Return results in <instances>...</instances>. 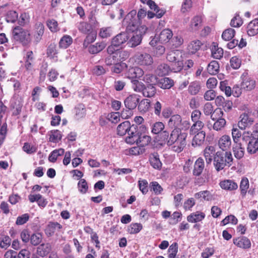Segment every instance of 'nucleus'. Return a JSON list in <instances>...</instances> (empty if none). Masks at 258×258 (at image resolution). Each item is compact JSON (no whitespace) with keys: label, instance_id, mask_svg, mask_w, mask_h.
<instances>
[{"label":"nucleus","instance_id":"obj_60","mask_svg":"<svg viewBox=\"0 0 258 258\" xmlns=\"http://www.w3.org/2000/svg\"><path fill=\"white\" fill-rule=\"evenodd\" d=\"M18 14L14 11H10L8 12L6 20L8 22L14 23L18 19Z\"/></svg>","mask_w":258,"mask_h":258},{"label":"nucleus","instance_id":"obj_27","mask_svg":"<svg viewBox=\"0 0 258 258\" xmlns=\"http://www.w3.org/2000/svg\"><path fill=\"white\" fill-rule=\"evenodd\" d=\"M35 30L34 37L36 41L38 42L41 40L44 33V27L43 24L40 22H37L35 25Z\"/></svg>","mask_w":258,"mask_h":258},{"label":"nucleus","instance_id":"obj_53","mask_svg":"<svg viewBox=\"0 0 258 258\" xmlns=\"http://www.w3.org/2000/svg\"><path fill=\"white\" fill-rule=\"evenodd\" d=\"M249 187V181L247 178H243L240 182V188L241 193L243 196H245L247 189Z\"/></svg>","mask_w":258,"mask_h":258},{"label":"nucleus","instance_id":"obj_2","mask_svg":"<svg viewBox=\"0 0 258 258\" xmlns=\"http://www.w3.org/2000/svg\"><path fill=\"white\" fill-rule=\"evenodd\" d=\"M187 136V133L181 132V129H173L167 141V144L172 146V151L180 153L186 145Z\"/></svg>","mask_w":258,"mask_h":258},{"label":"nucleus","instance_id":"obj_12","mask_svg":"<svg viewBox=\"0 0 258 258\" xmlns=\"http://www.w3.org/2000/svg\"><path fill=\"white\" fill-rule=\"evenodd\" d=\"M256 85V82L250 77H245L242 79L240 86L243 90L249 91L253 90Z\"/></svg>","mask_w":258,"mask_h":258},{"label":"nucleus","instance_id":"obj_14","mask_svg":"<svg viewBox=\"0 0 258 258\" xmlns=\"http://www.w3.org/2000/svg\"><path fill=\"white\" fill-rule=\"evenodd\" d=\"M139 99L136 94L128 96L124 100V103L125 107L128 109L135 108L138 103Z\"/></svg>","mask_w":258,"mask_h":258},{"label":"nucleus","instance_id":"obj_11","mask_svg":"<svg viewBox=\"0 0 258 258\" xmlns=\"http://www.w3.org/2000/svg\"><path fill=\"white\" fill-rule=\"evenodd\" d=\"M128 32H121L112 38V44L114 45L119 46L126 42L128 40Z\"/></svg>","mask_w":258,"mask_h":258},{"label":"nucleus","instance_id":"obj_38","mask_svg":"<svg viewBox=\"0 0 258 258\" xmlns=\"http://www.w3.org/2000/svg\"><path fill=\"white\" fill-rule=\"evenodd\" d=\"M49 141L52 143H58L61 139V132L58 130H52L49 133Z\"/></svg>","mask_w":258,"mask_h":258},{"label":"nucleus","instance_id":"obj_42","mask_svg":"<svg viewBox=\"0 0 258 258\" xmlns=\"http://www.w3.org/2000/svg\"><path fill=\"white\" fill-rule=\"evenodd\" d=\"M142 80L147 84L150 85H156L157 83V78L151 74H147L143 76Z\"/></svg>","mask_w":258,"mask_h":258},{"label":"nucleus","instance_id":"obj_34","mask_svg":"<svg viewBox=\"0 0 258 258\" xmlns=\"http://www.w3.org/2000/svg\"><path fill=\"white\" fill-rule=\"evenodd\" d=\"M174 85V82L169 78H163L161 79L158 82V86L162 89H168L171 88Z\"/></svg>","mask_w":258,"mask_h":258},{"label":"nucleus","instance_id":"obj_46","mask_svg":"<svg viewBox=\"0 0 258 258\" xmlns=\"http://www.w3.org/2000/svg\"><path fill=\"white\" fill-rule=\"evenodd\" d=\"M235 33V31L233 29L228 28L223 31L222 37L224 40L229 41L234 37Z\"/></svg>","mask_w":258,"mask_h":258},{"label":"nucleus","instance_id":"obj_55","mask_svg":"<svg viewBox=\"0 0 258 258\" xmlns=\"http://www.w3.org/2000/svg\"><path fill=\"white\" fill-rule=\"evenodd\" d=\"M226 120L223 118H220L213 124V129L219 131L221 130L226 125Z\"/></svg>","mask_w":258,"mask_h":258},{"label":"nucleus","instance_id":"obj_57","mask_svg":"<svg viewBox=\"0 0 258 258\" xmlns=\"http://www.w3.org/2000/svg\"><path fill=\"white\" fill-rule=\"evenodd\" d=\"M237 219L233 215H229L225 217L224 219L222 221V223L224 225L227 224L236 225L237 224Z\"/></svg>","mask_w":258,"mask_h":258},{"label":"nucleus","instance_id":"obj_22","mask_svg":"<svg viewBox=\"0 0 258 258\" xmlns=\"http://www.w3.org/2000/svg\"><path fill=\"white\" fill-rule=\"evenodd\" d=\"M194 197L195 199L200 201H209L213 199V195L208 190H203L197 192L194 195Z\"/></svg>","mask_w":258,"mask_h":258},{"label":"nucleus","instance_id":"obj_59","mask_svg":"<svg viewBox=\"0 0 258 258\" xmlns=\"http://www.w3.org/2000/svg\"><path fill=\"white\" fill-rule=\"evenodd\" d=\"M164 128V124L162 122H156L152 126V132L154 134H157L161 132Z\"/></svg>","mask_w":258,"mask_h":258},{"label":"nucleus","instance_id":"obj_6","mask_svg":"<svg viewBox=\"0 0 258 258\" xmlns=\"http://www.w3.org/2000/svg\"><path fill=\"white\" fill-rule=\"evenodd\" d=\"M134 60L138 64L142 66H150L153 62L151 55L146 53H137L134 56Z\"/></svg>","mask_w":258,"mask_h":258},{"label":"nucleus","instance_id":"obj_52","mask_svg":"<svg viewBox=\"0 0 258 258\" xmlns=\"http://www.w3.org/2000/svg\"><path fill=\"white\" fill-rule=\"evenodd\" d=\"M195 204V200L192 198H190L184 201L183 208L185 211H191L192 208Z\"/></svg>","mask_w":258,"mask_h":258},{"label":"nucleus","instance_id":"obj_37","mask_svg":"<svg viewBox=\"0 0 258 258\" xmlns=\"http://www.w3.org/2000/svg\"><path fill=\"white\" fill-rule=\"evenodd\" d=\"M194 123L190 126L189 130L190 135H195L197 133L200 132L203 127L204 126V123L202 121H193Z\"/></svg>","mask_w":258,"mask_h":258},{"label":"nucleus","instance_id":"obj_44","mask_svg":"<svg viewBox=\"0 0 258 258\" xmlns=\"http://www.w3.org/2000/svg\"><path fill=\"white\" fill-rule=\"evenodd\" d=\"M170 71V69L169 67L165 63H163L157 67L156 72L159 76H164L167 75Z\"/></svg>","mask_w":258,"mask_h":258},{"label":"nucleus","instance_id":"obj_1","mask_svg":"<svg viewBox=\"0 0 258 258\" xmlns=\"http://www.w3.org/2000/svg\"><path fill=\"white\" fill-rule=\"evenodd\" d=\"M137 12L131 11L126 16L123 21V24L126 26L129 33L130 39L127 42L129 46L134 47L138 46L141 42L143 36L146 33L148 29L144 25H139L136 19Z\"/></svg>","mask_w":258,"mask_h":258},{"label":"nucleus","instance_id":"obj_48","mask_svg":"<svg viewBox=\"0 0 258 258\" xmlns=\"http://www.w3.org/2000/svg\"><path fill=\"white\" fill-rule=\"evenodd\" d=\"M113 33L111 27H103L100 29L99 35L102 38H106L110 37Z\"/></svg>","mask_w":258,"mask_h":258},{"label":"nucleus","instance_id":"obj_19","mask_svg":"<svg viewBox=\"0 0 258 258\" xmlns=\"http://www.w3.org/2000/svg\"><path fill=\"white\" fill-rule=\"evenodd\" d=\"M173 33L171 30L165 29L162 30L159 35V41L161 43H166L172 38Z\"/></svg>","mask_w":258,"mask_h":258},{"label":"nucleus","instance_id":"obj_26","mask_svg":"<svg viewBox=\"0 0 258 258\" xmlns=\"http://www.w3.org/2000/svg\"><path fill=\"white\" fill-rule=\"evenodd\" d=\"M212 56L215 59H220L223 55V50L219 47L216 43L213 42L211 46Z\"/></svg>","mask_w":258,"mask_h":258},{"label":"nucleus","instance_id":"obj_45","mask_svg":"<svg viewBox=\"0 0 258 258\" xmlns=\"http://www.w3.org/2000/svg\"><path fill=\"white\" fill-rule=\"evenodd\" d=\"M132 84V88L133 90L137 92L143 93L145 85L142 82L139 81L138 80H132L131 81Z\"/></svg>","mask_w":258,"mask_h":258},{"label":"nucleus","instance_id":"obj_43","mask_svg":"<svg viewBox=\"0 0 258 258\" xmlns=\"http://www.w3.org/2000/svg\"><path fill=\"white\" fill-rule=\"evenodd\" d=\"M219 69V63L217 61H212L208 66L207 71L210 74H216Z\"/></svg>","mask_w":258,"mask_h":258},{"label":"nucleus","instance_id":"obj_31","mask_svg":"<svg viewBox=\"0 0 258 258\" xmlns=\"http://www.w3.org/2000/svg\"><path fill=\"white\" fill-rule=\"evenodd\" d=\"M131 127L129 121H125L122 122L117 127V134L121 136L124 135L126 133H128Z\"/></svg>","mask_w":258,"mask_h":258},{"label":"nucleus","instance_id":"obj_28","mask_svg":"<svg viewBox=\"0 0 258 258\" xmlns=\"http://www.w3.org/2000/svg\"><path fill=\"white\" fill-rule=\"evenodd\" d=\"M202 22V17L200 16L194 17L190 22L189 29L192 31H196L200 28Z\"/></svg>","mask_w":258,"mask_h":258},{"label":"nucleus","instance_id":"obj_9","mask_svg":"<svg viewBox=\"0 0 258 258\" xmlns=\"http://www.w3.org/2000/svg\"><path fill=\"white\" fill-rule=\"evenodd\" d=\"M144 71L139 67H132L129 68L125 73L126 77L131 80H137L144 76Z\"/></svg>","mask_w":258,"mask_h":258},{"label":"nucleus","instance_id":"obj_35","mask_svg":"<svg viewBox=\"0 0 258 258\" xmlns=\"http://www.w3.org/2000/svg\"><path fill=\"white\" fill-rule=\"evenodd\" d=\"M51 250V246L49 243L42 244L37 247V253L41 257L46 255Z\"/></svg>","mask_w":258,"mask_h":258},{"label":"nucleus","instance_id":"obj_33","mask_svg":"<svg viewBox=\"0 0 258 258\" xmlns=\"http://www.w3.org/2000/svg\"><path fill=\"white\" fill-rule=\"evenodd\" d=\"M106 44L104 42H98L89 47L88 50L90 53L96 54L102 50Z\"/></svg>","mask_w":258,"mask_h":258},{"label":"nucleus","instance_id":"obj_50","mask_svg":"<svg viewBox=\"0 0 258 258\" xmlns=\"http://www.w3.org/2000/svg\"><path fill=\"white\" fill-rule=\"evenodd\" d=\"M178 251V245L177 243H173L168 250V258H176Z\"/></svg>","mask_w":258,"mask_h":258},{"label":"nucleus","instance_id":"obj_3","mask_svg":"<svg viewBox=\"0 0 258 258\" xmlns=\"http://www.w3.org/2000/svg\"><path fill=\"white\" fill-rule=\"evenodd\" d=\"M167 60L172 63V70L174 72H180L183 68L182 53L178 49L170 50L167 53Z\"/></svg>","mask_w":258,"mask_h":258},{"label":"nucleus","instance_id":"obj_4","mask_svg":"<svg viewBox=\"0 0 258 258\" xmlns=\"http://www.w3.org/2000/svg\"><path fill=\"white\" fill-rule=\"evenodd\" d=\"M232 161L233 158L230 152H226L224 156L217 152L214 158V165L218 171L223 169L226 165L229 166L231 165Z\"/></svg>","mask_w":258,"mask_h":258},{"label":"nucleus","instance_id":"obj_18","mask_svg":"<svg viewBox=\"0 0 258 258\" xmlns=\"http://www.w3.org/2000/svg\"><path fill=\"white\" fill-rule=\"evenodd\" d=\"M256 133V137L251 139L247 145V152L251 154H254L258 151V131Z\"/></svg>","mask_w":258,"mask_h":258},{"label":"nucleus","instance_id":"obj_20","mask_svg":"<svg viewBox=\"0 0 258 258\" xmlns=\"http://www.w3.org/2000/svg\"><path fill=\"white\" fill-rule=\"evenodd\" d=\"M247 33L250 36L258 34V19H255L249 23L247 27Z\"/></svg>","mask_w":258,"mask_h":258},{"label":"nucleus","instance_id":"obj_54","mask_svg":"<svg viewBox=\"0 0 258 258\" xmlns=\"http://www.w3.org/2000/svg\"><path fill=\"white\" fill-rule=\"evenodd\" d=\"M126 67L127 65L124 62L115 63L111 69V71L114 73L119 74Z\"/></svg>","mask_w":258,"mask_h":258},{"label":"nucleus","instance_id":"obj_49","mask_svg":"<svg viewBox=\"0 0 258 258\" xmlns=\"http://www.w3.org/2000/svg\"><path fill=\"white\" fill-rule=\"evenodd\" d=\"M78 190L80 193L85 194L88 189V186L87 181L84 179H81L78 183Z\"/></svg>","mask_w":258,"mask_h":258},{"label":"nucleus","instance_id":"obj_7","mask_svg":"<svg viewBox=\"0 0 258 258\" xmlns=\"http://www.w3.org/2000/svg\"><path fill=\"white\" fill-rule=\"evenodd\" d=\"M140 133L138 131L137 126L133 125L127 133V136L125 138V142L128 144L138 143L140 139Z\"/></svg>","mask_w":258,"mask_h":258},{"label":"nucleus","instance_id":"obj_17","mask_svg":"<svg viewBox=\"0 0 258 258\" xmlns=\"http://www.w3.org/2000/svg\"><path fill=\"white\" fill-rule=\"evenodd\" d=\"M205 168L204 159L199 157L195 162L193 170V174L195 176H199L203 172Z\"/></svg>","mask_w":258,"mask_h":258},{"label":"nucleus","instance_id":"obj_56","mask_svg":"<svg viewBox=\"0 0 258 258\" xmlns=\"http://www.w3.org/2000/svg\"><path fill=\"white\" fill-rule=\"evenodd\" d=\"M120 116L118 112H111L107 115L106 118L112 123H116L120 120Z\"/></svg>","mask_w":258,"mask_h":258},{"label":"nucleus","instance_id":"obj_64","mask_svg":"<svg viewBox=\"0 0 258 258\" xmlns=\"http://www.w3.org/2000/svg\"><path fill=\"white\" fill-rule=\"evenodd\" d=\"M242 24L243 21L238 15H236L230 22V25L233 27H239Z\"/></svg>","mask_w":258,"mask_h":258},{"label":"nucleus","instance_id":"obj_39","mask_svg":"<svg viewBox=\"0 0 258 258\" xmlns=\"http://www.w3.org/2000/svg\"><path fill=\"white\" fill-rule=\"evenodd\" d=\"M73 42L72 38L68 35H64L59 42V47L61 48H68Z\"/></svg>","mask_w":258,"mask_h":258},{"label":"nucleus","instance_id":"obj_47","mask_svg":"<svg viewBox=\"0 0 258 258\" xmlns=\"http://www.w3.org/2000/svg\"><path fill=\"white\" fill-rule=\"evenodd\" d=\"M148 5L149 6L150 8L152 10H154L156 12V15L158 18H160L162 17L165 13L164 11L163 10H159L158 6L156 5L154 2L151 0L150 3L148 4Z\"/></svg>","mask_w":258,"mask_h":258},{"label":"nucleus","instance_id":"obj_62","mask_svg":"<svg viewBox=\"0 0 258 258\" xmlns=\"http://www.w3.org/2000/svg\"><path fill=\"white\" fill-rule=\"evenodd\" d=\"M151 189L155 195H158L161 194L163 188L156 181H153L150 183Z\"/></svg>","mask_w":258,"mask_h":258},{"label":"nucleus","instance_id":"obj_30","mask_svg":"<svg viewBox=\"0 0 258 258\" xmlns=\"http://www.w3.org/2000/svg\"><path fill=\"white\" fill-rule=\"evenodd\" d=\"M192 141V145L193 146H200L205 141L206 134L204 131H200L195 134Z\"/></svg>","mask_w":258,"mask_h":258},{"label":"nucleus","instance_id":"obj_41","mask_svg":"<svg viewBox=\"0 0 258 258\" xmlns=\"http://www.w3.org/2000/svg\"><path fill=\"white\" fill-rule=\"evenodd\" d=\"M57 51L56 46L54 43L50 44L47 49V55L50 58L56 60L57 58Z\"/></svg>","mask_w":258,"mask_h":258},{"label":"nucleus","instance_id":"obj_58","mask_svg":"<svg viewBox=\"0 0 258 258\" xmlns=\"http://www.w3.org/2000/svg\"><path fill=\"white\" fill-rule=\"evenodd\" d=\"M79 30L83 33H88L92 29L91 26L86 22H80L78 26Z\"/></svg>","mask_w":258,"mask_h":258},{"label":"nucleus","instance_id":"obj_21","mask_svg":"<svg viewBox=\"0 0 258 258\" xmlns=\"http://www.w3.org/2000/svg\"><path fill=\"white\" fill-rule=\"evenodd\" d=\"M181 123V117L178 114L172 115L168 121V126L174 129H180L178 127Z\"/></svg>","mask_w":258,"mask_h":258},{"label":"nucleus","instance_id":"obj_29","mask_svg":"<svg viewBox=\"0 0 258 258\" xmlns=\"http://www.w3.org/2000/svg\"><path fill=\"white\" fill-rule=\"evenodd\" d=\"M205 217L204 213L197 211L190 214L187 217V220L191 223H196L202 221Z\"/></svg>","mask_w":258,"mask_h":258},{"label":"nucleus","instance_id":"obj_8","mask_svg":"<svg viewBox=\"0 0 258 258\" xmlns=\"http://www.w3.org/2000/svg\"><path fill=\"white\" fill-rule=\"evenodd\" d=\"M217 144L221 150L226 152L231 149L232 140L229 136L224 135L219 138Z\"/></svg>","mask_w":258,"mask_h":258},{"label":"nucleus","instance_id":"obj_40","mask_svg":"<svg viewBox=\"0 0 258 258\" xmlns=\"http://www.w3.org/2000/svg\"><path fill=\"white\" fill-rule=\"evenodd\" d=\"M155 85H147L144 87L143 94L144 96L147 97H153L156 92V89L155 87Z\"/></svg>","mask_w":258,"mask_h":258},{"label":"nucleus","instance_id":"obj_15","mask_svg":"<svg viewBox=\"0 0 258 258\" xmlns=\"http://www.w3.org/2000/svg\"><path fill=\"white\" fill-rule=\"evenodd\" d=\"M203 43L200 40L198 39L194 40L188 44L187 47V51L190 54H195L200 49Z\"/></svg>","mask_w":258,"mask_h":258},{"label":"nucleus","instance_id":"obj_61","mask_svg":"<svg viewBox=\"0 0 258 258\" xmlns=\"http://www.w3.org/2000/svg\"><path fill=\"white\" fill-rule=\"evenodd\" d=\"M256 131H253V133H251L249 131H245L242 134V139L243 141L245 142L249 141L252 138L256 137Z\"/></svg>","mask_w":258,"mask_h":258},{"label":"nucleus","instance_id":"obj_5","mask_svg":"<svg viewBox=\"0 0 258 258\" xmlns=\"http://www.w3.org/2000/svg\"><path fill=\"white\" fill-rule=\"evenodd\" d=\"M14 38L23 45H26L31 41V37L30 32L20 27H16L13 30Z\"/></svg>","mask_w":258,"mask_h":258},{"label":"nucleus","instance_id":"obj_63","mask_svg":"<svg viewBox=\"0 0 258 258\" xmlns=\"http://www.w3.org/2000/svg\"><path fill=\"white\" fill-rule=\"evenodd\" d=\"M145 152V148L139 145L132 147L130 150V153L133 155H138L143 154Z\"/></svg>","mask_w":258,"mask_h":258},{"label":"nucleus","instance_id":"obj_25","mask_svg":"<svg viewBox=\"0 0 258 258\" xmlns=\"http://www.w3.org/2000/svg\"><path fill=\"white\" fill-rule=\"evenodd\" d=\"M233 152L237 159L242 158L244 154V148L242 147L241 143H235L233 146Z\"/></svg>","mask_w":258,"mask_h":258},{"label":"nucleus","instance_id":"obj_36","mask_svg":"<svg viewBox=\"0 0 258 258\" xmlns=\"http://www.w3.org/2000/svg\"><path fill=\"white\" fill-rule=\"evenodd\" d=\"M64 153V150L62 148H59L53 150L51 152L48 157V160L50 162H55L58 157L63 155Z\"/></svg>","mask_w":258,"mask_h":258},{"label":"nucleus","instance_id":"obj_24","mask_svg":"<svg viewBox=\"0 0 258 258\" xmlns=\"http://www.w3.org/2000/svg\"><path fill=\"white\" fill-rule=\"evenodd\" d=\"M215 150L213 146L206 147L204 151V155L207 164H210L215 157Z\"/></svg>","mask_w":258,"mask_h":258},{"label":"nucleus","instance_id":"obj_23","mask_svg":"<svg viewBox=\"0 0 258 258\" xmlns=\"http://www.w3.org/2000/svg\"><path fill=\"white\" fill-rule=\"evenodd\" d=\"M233 243L239 247L248 248L251 246L250 240L246 237H240L233 239Z\"/></svg>","mask_w":258,"mask_h":258},{"label":"nucleus","instance_id":"obj_16","mask_svg":"<svg viewBox=\"0 0 258 258\" xmlns=\"http://www.w3.org/2000/svg\"><path fill=\"white\" fill-rule=\"evenodd\" d=\"M219 185L222 189L230 191L235 190L238 188L237 183L230 179L221 181L219 183Z\"/></svg>","mask_w":258,"mask_h":258},{"label":"nucleus","instance_id":"obj_10","mask_svg":"<svg viewBox=\"0 0 258 258\" xmlns=\"http://www.w3.org/2000/svg\"><path fill=\"white\" fill-rule=\"evenodd\" d=\"M240 119L238 122V126L241 130L249 127L254 122L253 119L245 113L240 115Z\"/></svg>","mask_w":258,"mask_h":258},{"label":"nucleus","instance_id":"obj_13","mask_svg":"<svg viewBox=\"0 0 258 258\" xmlns=\"http://www.w3.org/2000/svg\"><path fill=\"white\" fill-rule=\"evenodd\" d=\"M213 106L210 103H207L204 107L203 111L205 115H211V118L212 120L216 119L214 116V113H219L220 115L223 114V111L220 109H216L215 111L213 110Z\"/></svg>","mask_w":258,"mask_h":258},{"label":"nucleus","instance_id":"obj_51","mask_svg":"<svg viewBox=\"0 0 258 258\" xmlns=\"http://www.w3.org/2000/svg\"><path fill=\"white\" fill-rule=\"evenodd\" d=\"M47 26L52 32H56L59 31L57 22L54 19H50L47 21Z\"/></svg>","mask_w":258,"mask_h":258},{"label":"nucleus","instance_id":"obj_32","mask_svg":"<svg viewBox=\"0 0 258 258\" xmlns=\"http://www.w3.org/2000/svg\"><path fill=\"white\" fill-rule=\"evenodd\" d=\"M151 165L155 169H160L162 166L159 156L157 153H154L150 155L149 159Z\"/></svg>","mask_w":258,"mask_h":258}]
</instances>
